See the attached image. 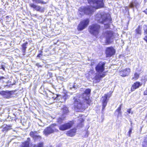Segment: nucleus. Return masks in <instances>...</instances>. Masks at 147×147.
I'll use <instances>...</instances> for the list:
<instances>
[{
  "label": "nucleus",
  "instance_id": "obj_1",
  "mask_svg": "<svg viewBox=\"0 0 147 147\" xmlns=\"http://www.w3.org/2000/svg\"><path fill=\"white\" fill-rule=\"evenodd\" d=\"M91 90L90 89L85 90L82 95V97L75 98L74 101V106L75 108L78 109H85L87 108L90 103L89 97Z\"/></svg>",
  "mask_w": 147,
  "mask_h": 147
},
{
  "label": "nucleus",
  "instance_id": "obj_2",
  "mask_svg": "<svg viewBox=\"0 0 147 147\" xmlns=\"http://www.w3.org/2000/svg\"><path fill=\"white\" fill-rule=\"evenodd\" d=\"M96 20L98 22L107 25V28L109 27V24L111 23V19L110 15L103 12L98 13L96 14Z\"/></svg>",
  "mask_w": 147,
  "mask_h": 147
},
{
  "label": "nucleus",
  "instance_id": "obj_3",
  "mask_svg": "<svg viewBox=\"0 0 147 147\" xmlns=\"http://www.w3.org/2000/svg\"><path fill=\"white\" fill-rule=\"evenodd\" d=\"M104 38H105V43L109 44L112 42L114 36L113 32L110 31H107L104 33Z\"/></svg>",
  "mask_w": 147,
  "mask_h": 147
},
{
  "label": "nucleus",
  "instance_id": "obj_4",
  "mask_svg": "<svg viewBox=\"0 0 147 147\" xmlns=\"http://www.w3.org/2000/svg\"><path fill=\"white\" fill-rule=\"evenodd\" d=\"M92 7L98 9L103 6V0H87Z\"/></svg>",
  "mask_w": 147,
  "mask_h": 147
},
{
  "label": "nucleus",
  "instance_id": "obj_5",
  "mask_svg": "<svg viewBox=\"0 0 147 147\" xmlns=\"http://www.w3.org/2000/svg\"><path fill=\"white\" fill-rule=\"evenodd\" d=\"M89 29L90 33L93 35L96 36L99 32L100 26L97 24H94L90 26Z\"/></svg>",
  "mask_w": 147,
  "mask_h": 147
},
{
  "label": "nucleus",
  "instance_id": "obj_6",
  "mask_svg": "<svg viewBox=\"0 0 147 147\" xmlns=\"http://www.w3.org/2000/svg\"><path fill=\"white\" fill-rule=\"evenodd\" d=\"M56 124H53L50 125L49 126L45 129L44 131V132L45 135L48 136V135L54 132H57L58 131Z\"/></svg>",
  "mask_w": 147,
  "mask_h": 147
},
{
  "label": "nucleus",
  "instance_id": "obj_7",
  "mask_svg": "<svg viewBox=\"0 0 147 147\" xmlns=\"http://www.w3.org/2000/svg\"><path fill=\"white\" fill-rule=\"evenodd\" d=\"M79 11L80 13L82 15H90L93 12L92 7L90 6L82 7L79 8Z\"/></svg>",
  "mask_w": 147,
  "mask_h": 147
},
{
  "label": "nucleus",
  "instance_id": "obj_8",
  "mask_svg": "<svg viewBox=\"0 0 147 147\" xmlns=\"http://www.w3.org/2000/svg\"><path fill=\"white\" fill-rule=\"evenodd\" d=\"M89 22V20L88 19L81 21L78 26V30L82 31L85 29L88 24Z\"/></svg>",
  "mask_w": 147,
  "mask_h": 147
},
{
  "label": "nucleus",
  "instance_id": "obj_9",
  "mask_svg": "<svg viewBox=\"0 0 147 147\" xmlns=\"http://www.w3.org/2000/svg\"><path fill=\"white\" fill-rule=\"evenodd\" d=\"M74 122L70 121L69 122L62 125L59 126V128L61 131H64L70 128L73 125Z\"/></svg>",
  "mask_w": 147,
  "mask_h": 147
},
{
  "label": "nucleus",
  "instance_id": "obj_10",
  "mask_svg": "<svg viewBox=\"0 0 147 147\" xmlns=\"http://www.w3.org/2000/svg\"><path fill=\"white\" fill-rule=\"evenodd\" d=\"M105 63L101 62L97 65L95 67L96 71L99 74H100L103 72L105 70Z\"/></svg>",
  "mask_w": 147,
  "mask_h": 147
},
{
  "label": "nucleus",
  "instance_id": "obj_11",
  "mask_svg": "<svg viewBox=\"0 0 147 147\" xmlns=\"http://www.w3.org/2000/svg\"><path fill=\"white\" fill-rule=\"evenodd\" d=\"M115 50L112 47H107L106 50V54L107 57H111L115 53Z\"/></svg>",
  "mask_w": 147,
  "mask_h": 147
},
{
  "label": "nucleus",
  "instance_id": "obj_12",
  "mask_svg": "<svg viewBox=\"0 0 147 147\" xmlns=\"http://www.w3.org/2000/svg\"><path fill=\"white\" fill-rule=\"evenodd\" d=\"M0 94L4 98H9L11 97V96L12 94V92L11 91H2L0 92Z\"/></svg>",
  "mask_w": 147,
  "mask_h": 147
},
{
  "label": "nucleus",
  "instance_id": "obj_13",
  "mask_svg": "<svg viewBox=\"0 0 147 147\" xmlns=\"http://www.w3.org/2000/svg\"><path fill=\"white\" fill-rule=\"evenodd\" d=\"M130 72V69L129 68H126L125 69L121 70L120 71V75L122 76L125 77L128 76Z\"/></svg>",
  "mask_w": 147,
  "mask_h": 147
},
{
  "label": "nucleus",
  "instance_id": "obj_14",
  "mask_svg": "<svg viewBox=\"0 0 147 147\" xmlns=\"http://www.w3.org/2000/svg\"><path fill=\"white\" fill-rule=\"evenodd\" d=\"M29 142L28 141L26 142L22 143V147H29ZM43 143L40 142L38 144L35 145L34 147H43Z\"/></svg>",
  "mask_w": 147,
  "mask_h": 147
},
{
  "label": "nucleus",
  "instance_id": "obj_15",
  "mask_svg": "<svg viewBox=\"0 0 147 147\" xmlns=\"http://www.w3.org/2000/svg\"><path fill=\"white\" fill-rule=\"evenodd\" d=\"M105 75V74L104 73L101 74H97L94 77L95 82L96 83L99 82L100 81L101 79L104 77Z\"/></svg>",
  "mask_w": 147,
  "mask_h": 147
},
{
  "label": "nucleus",
  "instance_id": "obj_16",
  "mask_svg": "<svg viewBox=\"0 0 147 147\" xmlns=\"http://www.w3.org/2000/svg\"><path fill=\"white\" fill-rule=\"evenodd\" d=\"M139 3L136 0H133L129 4V7L132 8H133L134 7L137 8L139 7Z\"/></svg>",
  "mask_w": 147,
  "mask_h": 147
},
{
  "label": "nucleus",
  "instance_id": "obj_17",
  "mask_svg": "<svg viewBox=\"0 0 147 147\" xmlns=\"http://www.w3.org/2000/svg\"><path fill=\"white\" fill-rule=\"evenodd\" d=\"M30 135L35 140H38L40 139V136L37 135L36 132L31 131L30 133Z\"/></svg>",
  "mask_w": 147,
  "mask_h": 147
},
{
  "label": "nucleus",
  "instance_id": "obj_18",
  "mask_svg": "<svg viewBox=\"0 0 147 147\" xmlns=\"http://www.w3.org/2000/svg\"><path fill=\"white\" fill-rule=\"evenodd\" d=\"M142 85V84H140V82H136L132 85L131 86V89L132 91H134L136 89L139 88Z\"/></svg>",
  "mask_w": 147,
  "mask_h": 147
},
{
  "label": "nucleus",
  "instance_id": "obj_19",
  "mask_svg": "<svg viewBox=\"0 0 147 147\" xmlns=\"http://www.w3.org/2000/svg\"><path fill=\"white\" fill-rule=\"evenodd\" d=\"M2 127L3 128L2 131L3 132L7 131L12 129V126L10 125H7L5 124H3L2 126Z\"/></svg>",
  "mask_w": 147,
  "mask_h": 147
},
{
  "label": "nucleus",
  "instance_id": "obj_20",
  "mask_svg": "<svg viewBox=\"0 0 147 147\" xmlns=\"http://www.w3.org/2000/svg\"><path fill=\"white\" fill-rule=\"evenodd\" d=\"M76 132V129H73L68 131L66 133V134L68 136L72 137L75 135Z\"/></svg>",
  "mask_w": 147,
  "mask_h": 147
},
{
  "label": "nucleus",
  "instance_id": "obj_21",
  "mask_svg": "<svg viewBox=\"0 0 147 147\" xmlns=\"http://www.w3.org/2000/svg\"><path fill=\"white\" fill-rule=\"evenodd\" d=\"M50 92V94L49 95H47V97H49L51 99L52 98L54 100L56 99L58 95L57 94H55L52 92Z\"/></svg>",
  "mask_w": 147,
  "mask_h": 147
},
{
  "label": "nucleus",
  "instance_id": "obj_22",
  "mask_svg": "<svg viewBox=\"0 0 147 147\" xmlns=\"http://www.w3.org/2000/svg\"><path fill=\"white\" fill-rule=\"evenodd\" d=\"M143 147H147V135L144 138V141L142 142Z\"/></svg>",
  "mask_w": 147,
  "mask_h": 147
},
{
  "label": "nucleus",
  "instance_id": "obj_23",
  "mask_svg": "<svg viewBox=\"0 0 147 147\" xmlns=\"http://www.w3.org/2000/svg\"><path fill=\"white\" fill-rule=\"evenodd\" d=\"M141 29V27L140 26H138L135 30L136 33L137 34L141 35L142 33Z\"/></svg>",
  "mask_w": 147,
  "mask_h": 147
},
{
  "label": "nucleus",
  "instance_id": "obj_24",
  "mask_svg": "<svg viewBox=\"0 0 147 147\" xmlns=\"http://www.w3.org/2000/svg\"><path fill=\"white\" fill-rule=\"evenodd\" d=\"M32 1L36 3H41L42 4L46 3L43 1L42 0H32Z\"/></svg>",
  "mask_w": 147,
  "mask_h": 147
},
{
  "label": "nucleus",
  "instance_id": "obj_25",
  "mask_svg": "<svg viewBox=\"0 0 147 147\" xmlns=\"http://www.w3.org/2000/svg\"><path fill=\"white\" fill-rule=\"evenodd\" d=\"M35 10L41 12H42L44 11V9H42L41 7L37 5L36 6Z\"/></svg>",
  "mask_w": 147,
  "mask_h": 147
},
{
  "label": "nucleus",
  "instance_id": "obj_26",
  "mask_svg": "<svg viewBox=\"0 0 147 147\" xmlns=\"http://www.w3.org/2000/svg\"><path fill=\"white\" fill-rule=\"evenodd\" d=\"M122 104L118 108V109L116 110L115 111V113L117 112L118 113L117 115L118 116L121 113V108Z\"/></svg>",
  "mask_w": 147,
  "mask_h": 147
},
{
  "label": "nucleus",
  "instance_id": "obj_27",
  "mask_svg": "<svg viewBox=\"0 0 147 147\" xmlns=\"http://www.w3.org/2000/svg\"><path fill=\"white\" fill-rule=\"evenodd\" d=\"M140 74L137 73H135L134 74V77H133L131 79L132 80H137L139 77Z\"/></svg>",
  "mask_w": 147,
  "mask_h": 147
},
{
  "label": "nucleus",
  "instance_id": "obj_28",
  "mask_svg": "<svg viewBox=\"0 0 147 147\" xmlns=\"http://www.w3.org/2000/svg\"><path fill=\"white\" fill-rule=\"evenodd\" d=\"M62 112L63 113V114L67 113L68 111L67 108L65 107H63L62 109Z\"/></svg>",
  "mask_w": 147,
  "mask_h": 147
},
{
  "label": "nucleus",
  "instance_id": "obj_29",
  "mask_svg": "<svg viewBox=\"0 0 147 147\" xmlns=\"http://www.w3.org/2000/svg\"><path fill=\"white\" fill-rule=\"evenodd\" d=\"M65 117H59L57 119V121L59 124L61 123L63 120H64Z\"/></svg>",
  "mask_w": 147,
  "mask_h": 147
},
{
  "label": "nucleus",
  "instance_id": "obj_30",
  "mask_svg": "<svg viewBox=\"0 0 147 147\" xmlns=\"http://www.w3.org/2000/svg\"><path fill=\"white\" fill-rule=\"evenodd\" d=\"M108 97L107 94H105L104 96L102 97V102H107V100Z\"/></svg>",
  "mask_w": 147,
  "mask_h": 147
},
{
  "label": "nucleus",
  "instance_id": "obj_31",
  "mask_svg": "<svg viewBox=\"0 0 147 147\" xmlns=\"http://www.w3.org/2000/svg\"><path fill=\"white\" fill-rule=\"evenodd\" d=\"M68 87L70 89H72L73 88H74L75 89L76 88V86L73 84H71V85H69L68 86Z\"/></svg>",
  "mask_w": 147,
  "mask_h": 147
},
{
  "label": "nucleus",
  "instance_id": "obj_32",
  "mask_svg": "<svg viewBox=\"0 0 147 147\" xmlns=\"http://www.w3.org/2000/svg\"><path fill=\"white\" fill-rule=\"evenodd\" d=\"M143 27L144 34H147V25H144Z\"/></svg>",
  "mask_w": 147,
  "mask_h": 147
},
{
  "label": "nucleus",
  "instance_id": "obj_33",
  "mask_svg": "<svg viewBox=\"0 0 147 147\" xmlns=\"http://www.w3.org/2000/svg\"><path fill=\"white\" fill-rule=\"evenodd\" d=\"M36 5L34 4V3H31L29 4L30 6V7L34 9H36Z\"/></svg>",
  "mask_w": 147,
  "mask_h": 147
},
{
  "label": "nucleus",
  "instance_id": "obj_34",
  "mask_svg": "<svg viewBox=\"0 0 147 147\" xmlns=\"http://www.w3.org/2000/svg\"><path fill=\"white\" fill-rule=\"evenodd\" d=\"M28 44L27 42H26L23 44L22 45V49H26L27 48L26 45Z\"/></svg>",
  "mask_w": 147,
  "mask_h": 147
},
{
  "label": "nucleus",
  "instance_id": "obj_35",
  "mask_svg": "<svg viewBox=\"0 0 147 147\" xmlns=\"http://www.w3.org/2000/svg\"><path fill=\"white\" fill-rule=\"evenodd\" d=\"M132 128H130L128 132V134L127 135L129 137L131 136V134L132 133Z\"/></svg>",
  "mask_w": 147,
  "mask_h": 147
},
{
  "label": "nucleus",
  "instance_id": "obj_36",
  "mask_svg": "<svg viewBox=\"0 0 147 147\" xmlns=\"http://www.w3.org/2000/svg\"><path fill=\"white\" fill-rule=\"evenodd\" d=\"M107 102H102V109H104L106 106Z\"/></svg>",
  "mask_w": 147,
  "mask_h": 147
},
{
  "label": "nucleus",
  "instance_id": "obj_37",
  "mask_svg": "<svg viewBox=\"0 0 147 147\" xmlns=\"http://www.w3.org/2000/svg\"><path fill=\"white\" fill-rule=\"evenodd\" d=\"M6 20L7 22H9L11 20V18H10L9 16H6L5 17Z\"/></svg>",
  "mask_w": 147,
  "mask_h": 147
},
{
  "label": "nucleus",
  "instance_id": "obj_38",
  "mask_svg": "<svg viewBox=\"0 0 147 147\" xmlns=\"http://www.w3.org/2000/svg\"><path fill=\"white\" fill-rule=\"evenodd\" d=\"M5 66L3 64H2L1 66V68L3 70H5Z\"/></svg>",
  "mask_w": 147,
  "mask_h": 147
},
{
  "label": "nucleus",
  "instance_id": "obj_39",
  "mask_svg": "<svg viewBox=\"0 0 147 147\" xmlns=\"http://www.w3.org/2000/svg\"><path fill=\"white\" fill-rule=\"evenodd\" d=\"M26 49H22V50L23 52V55H24L25 54L26 51Z\"/></svg>",
  "mask_w": 147,
  "mask_h": 147
},
{
  "label": "nucleus",
  "instance_id": "obj_40",
  "mask_svg": "<svg viewBox=\"0 0 147 147\" xmlns=\"http://www.w3.org/2000/svg\"><path fill=\"white\" fill-rule=\"evenodd\" d=\"M42 51H41V53L39 54L37 56V57H40L42 55Z\"/></svg>",
  "mask_w": 147,
  "mask_h": 147
},
{
  "label": "nucleus",
  "instance_id": "obj_41",
  "mask_svg": "<svg viewBox=\"0 0 147 147\" xmlns=\"http://www.w3.org/2000/svg\"><path fill=\"white\" fill-rule=\"evenodd\" d=\"M144 39L147 43V35L145 36Z\"/></svg>",
  "mask_w": 147,
  "mask_h": 147
},
{
  "label": "nucleus",
  "instance_id": "obj_42",
  "mask_svg": "<svg viewBox=\"0 0 147 147\" xmlns=\"http://www.w3.org/2000/svg\"><path fill=\"white\" fill-rule=\"evenodd\" d=\"M36 65V66H38V67H41V66L40 65L39 63H37Z\"/></svg>",
  "mask_w": 147,
  "mask_h": 147
},
{
  "label": "nucleus",
  "instance_id": "obj_43",
  "mask_svg": "<svg viewBox=\"0 0 147 147\" xmlns=\"http://www.w3.org/2000/svg\"><path fill=\"white\" fill-rule=\"evenodd\" d=\"M131 109H127V112L129 113H131Z\"/></svg>",
  "mask_w": 147,
  "mask_h": 147
},
{
  "label": "nucleus",
  "instance_id": "obj_44",
  "mask_svg": "<svg viewBox=\"0 0 147 147\" xmlns=\"http://www.w3.org/2000/svg\"><path fill=\"white\" fill-rule=\"evenodd\" d=\"M144 94L145 95H147V90L144 91Z\"/></svg>",
  "mask_w": 147,
  "mask_h": 147
},
{
  "label": "nucleus",
  "instance_id": "obj_45",
  "mask_svg": "<svg viewBox=\"0 0 147 147\" xmlns=\"http://www.w3.org/2000/svg\"><path fill=\"white\" fill-rule=\"evenodd\" d=\"M143 12L145 13L146 14H147V8L145 10L143 11Z\"/></svg>",
  "mask_w": 147,
  "mask_h": 147
},
{
  "label": "nucleus",
  "instance_id": "obj_46",
  "mask_svg": "<svg viewBox=\"0 0 147 147\" xmlns=\"http://www.w3.org/2000/svg\"><path fill=\"white\" fill-rule=\"evenodd\" d=\"M5 78L4 77H3V76L0 77V80L4 79Z\"/></svg>",
  "mask_w": 147,
  "mask_h": 147
},
{
  "label": "nucleus",
  "instance_id": "obj_47",
  "mask_svg": "<svg viewBox=\"0 0 147 147\" xmlns=\"http://www.w3.org/2000/svg\"><path fill=\"white\" fill-rule=\"evenodd\" d=\"M40 120V121L41 122V120Z\"/></svg>",
  "mask_w": 147,
  "mask_h": 147
}]
</instances>
